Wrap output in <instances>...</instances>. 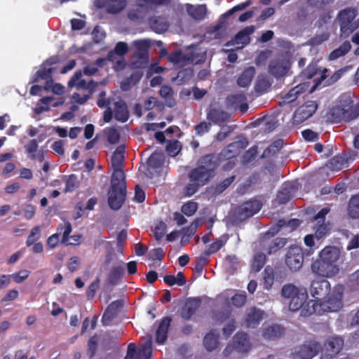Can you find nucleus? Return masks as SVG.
Returning a JSON list of instances; mask_svg holds the SVG:
<instances>
[{
    "mask_svg": "<svg viewBox=\"0 0 359 359\" xmlns=\"http://www.w3.org/2000/svg\"><path fill=\"white\" fill-rule=\"evenodd\" d=\"M218 165V158L216 156H203L199 161L198 166L189 173L190 182H196L204 186L213 177L214 171Z\"/></svg>",
    "mask_w": 359,
    "mask_h": 359,
    "instance_id": "nucleus-1",
    "label": "nucleus"
},
{
    "mask_svg": "<svg viewBox=\"0 0 359 359\" xmlns=\"http://www.w3.org/2000/svg\"><path fill=\"white\" fill-rule=\"evenodd\" d=\"M168 60L176 67H183L191 64H198L204 61L203 55L191 49L180 50L170 53Z\"/></svg>",
    "mask_w": 359,
    "mask_h": 359,
    "instance_id": "nucleus-2",
    "label": "nucleus"
},
{
    "mask_svg": "<svg viewBox=\"0 0 359 359\" xmlns=\"http://www.w3.org/2000/svg\"><path fill=\"white\" fill-rule=\"evenodd\" d=\"M114 114L115 118L120 122H126L129 117L128 107L124 101L118 97H112L111 105L104 112L103 118L107 123L109 122Z\"/></svg>",
    "mask_w": 359,
    "mask_h": 359,
    "instance_id": "nucleus-3",
    "label": "nucleus"
},
{
    "mask_svg": "<svg viewBox=\"0 0 359 359\" xmlns=\"http://www.w3.org/2000/svg\"><path fill=\"white\" fill-rule=\"evenodd\" d=\"M262 205L259 201H249L236 208L231 214L233 222H240L253 216L261 209Z\"/></svg>",
    "mask_w": 359,
    "mask_h": 359,
    "instance_id": "nucleus-4",
    "label": "nucleus"
},
{
    "mask_svg": "<svg viewBox=\"0 0 359 359\" xmlns=\"http://www.w3.org/2000/svg\"><path fill=\"white\" fill-rule=\"evenodd\" d=\"M152 352V338L147 336L146 341L141 344L138 350L133 343L129 344L124 359H149Z\"/></svg>",
    "mask_w": 359,
    "mask_h": 359,
    "instance_id": "nucleus-5",
    "label": "nucleus"
},
{
    "mask_svg": "<svg viewBox=\"0 0 359 359\" xmlns=\"http://www.w3.org/2000/svg\"><path fill=\"white\" fill-rule=\"evenodd\" d=\"M285 262L290 270L299 271L304 263V252L302 248L297 245L290 247L285 254Z\"/></svg>",
    "mask_w": 359,
    "mask_h": 359,
    "instance_id": "nucleus-6",
    "label": "nucleus"
},
{
    "mask_svg": "<svg viewBox=\"0 0 359 359\" xmlns=\"http://www.w3.org/2000/svg\"><path fill=\"white\" fill-rule=\"evenodd\" d=\"M327 299L322 300L320 306L325 311L334 312L339 311L342 306L341 287H336L332 292H330Z\"/></svg>",
    "mask_w": 359,
    "mask_h": 359,
    "instance_id": "nucleus-7",
    "label": "nucleus"
},
{
    "mask_svg": "<svg viewBox=\"0 0 359 359\" xmlns=\"http://www.w3.org/2000/svg\"><path fill=\"white\" fill-rule=\"evenodd\" d=\"M356 16V11L354 8H348L341 11L338 15L340 29L343 34L348 35L352 32L356 26L353 20Z\"/></svg>",
    "mask_w": 359,
    "mask_h": 359,
    "instance_id": "nucleus-8",
    "label": "nucleus"
},
{
    "mask_svg": "<svg viewBox=\"0 0 359 359\" xmlns=\"http://www.w3.org/2000/svg\"><path fill=\"white\" fill-rule=\"evenodd\" d=\"M330 292V284L327 280H316L311 283L309 292L316 301L325 299Z\"/></svg>",
    "mask_w": 359,
    "mask_h": 359,
    "instance_id": "nucleus-9",
    "label": "nucleus"
},
{
    "mask_svg": "<svg viewBox=\"0 0 359 359\" xmlns=\"http://www.w3.org/2000/svg\"><path fill=\"white\" fill-rule=\"evenodd\" d=\"M311 269L313 273L323 277L334 276L339 271L337 265H332L320 257L312 263Z\"/></svg>",
    "mask_w": 359,
    "mask_h": 359,
    "instance_id": "nucleus-10",
    "label": "nucleus"
},
{
    "mask_svg": "<svg viewBox=\"0 0 359 359\" xmlns=\"http://www.w3.org/2000/svg\"><path fill=\"white\" fill-rule=\"evenodd\" d=\"M320 345L316 342H309L297 347L292 353L294 359H311L318 352Z\"/></svg>",
    "mask_w": 359,
    "mask_h": 359,
    "instance_id": "nucleus-11",
    "label": "nucleus"
},
{
    "mask_svg": "<svg viewBox=\"0 0 359 359\" xmlns=\"http://www.w3.org/2000/svg\"><path fill=\"white\" fill-rule=\"evenodd\" d=\"M290 67V60L287 56H280L272 60L269 65V72L275 77L285 76Z\"/></svg>",
    "mask_w": 359,
    "mask_h": 359,
    "instance_id": "nucleus-12",
    "label": "nucleus"
},
{
    "mask_svg": "<svg viewBox=\"0 0 359 359\" xmlns=\"http://www.w3.org/2000/svg\"><path fill=\"white\" fill-rule=\"evenodd\" d=\"M255 31V27L250 25L240 31L233 39L226 43V46H234L236 49H241L250 41V36Z\"/></svg>",
    "mask_w": 359,
    "mask_h": 359,
    "instance_id": "nucleus-13",
    "label": "nucleus"
},
{
    "mask_svg": "<svg viewBox=\"0 0 359 359\" xmlns=\"http://www.w3.org/2000/svg\"><path fill=\"white\" fill-rule=\"evenodd\" d=\"M318 105L315 101H308L299 107L293 115L294 121L296 123H301L311 117L316 111Z\"/></svg>",
    "mask_w": 359,
    "mask_h": 359,
    "instance_id": "nucleus-14",
    "label": "nucleus"
},
{
    "mask_svg": "<svg viewBox=\"0 0 359 359\" xmlns=\"http://www.w3.org/2000/svg\"><path fill=\"white\" fill-rule=\"evenodd\" d=\"M68 86L70 88L87 90L89 94H92L96 86V83L92 79L88 81L84 80L82 79L81 72H76L69 81Z\"/></svg>",
    "mask_w": 359,
    "mask_h": 359,
    "instance_id": "nucleus-15",
    "label": "nucleus"
},
{
    "mask_svg": "<svg viewBox=\"0 0 359 359\" xmlns=\"http://www.w3.org/2000/svg\"><path fill=\"white\" fill-rule=\"evenodd\" d=\"M331 116L334 122L350 121L359 116V111L357 110H348L337 105L332 109Z\"/></svg>",
    "mask_w": 359,
    "mask_h": 359,
    "instance_id": "nucleus-16",
    "label": "nucleus"
},
{
    "mask_svg": "<svg viewBox=\"0 0 359 359\" xmlns=\"http://www.w3.org/2000/svg\"><path fill=\"white\" fill-rule=\"evenodd\" d=\"M206 118L210 122L214 124L221 125L228 121L230 116L222 109L211 105L206 111Z\"/></svg>",
    "mask_w": 359,
    "mask_h": 359,
    "instance_id": "nucleus-17",
    "label": "nucleus"
},
{
    "mask_svg": "<svg viewBox=\"0 0 359 359\" xmlns=\"http://www.w3.org/2000/svg\"><path fill=\"white\" fill-rule=\"evenodd\" d=\"M329 212V209H322L315 217V236L318 239L322 238L328 231V226L325 224V215Z\"/></svg>",
    "mask_w": 359,
    "mask_h": 359,
    "instance_id": "nucleus-18",
    "label": "nucleus"
},
{
    "mask_svg": "<svg viewBox=\"0 0 359 359\" xmlns=\"http://www.w3.org/2000/svg\"><path fill=\"white\" fill-rule=\"evenodd\" d=\"M95 5L98 8H105L107 12L117 13L126 6L124 0H95Z\"/></svg>",
    "mask_w": 359,
    "mask_h": 359,
    "instance_id": "nucleus-19",
    "label": "nucleus"
},
{
    "mask_svg": "<svg viewBox=\"0 0 359 359\" xmlns=\"http://www.w3.org/2000/svg\"><path fill=\"white\" fill-rule=\"evenodd\" d=\"M123 306V302L121 300H116L111 302L105 310L102 321L104 325L107 326L111 321L117 316Z\"/></svg>",
    "mask_w": 359,
    "mask_h": 359,
    "instance_id": "nucleus-20",
    "label": "nucleus"
},
{
    "mask_svg": "<svg viewBox=\"0 0 359 359\" xmlns=\"http://www.w3.org/2000/svg\"><path fill=\"white\" fill-rule=\"evenodd\" d=\"M264 311L257 308H250L247 310L245 325L248 327H256L263 319Z\"/></svg>",
    "mask_w": 359,
    "mask_h": 359,
    "instance_id": "nucleus-21",
    "label": "nucleus"
},
{
    "mask_svg": "<svg viewBox=\"0 0 359 359\" xmlns=\"http://www.w3.org/2000/svg\"><path fill=\"white\" fill-rule=\"evenodd\" d=\"M55 63V60L53 58L46 61L41 65V69L36 72L34 81L38 82L39 79L46 80V81L50 80L52 73L55 70V68L51 65Z\"/></svg>",
    "mask_w": 359,
    "mask_h": 359,
    "instance_id": "nucleus-22",
    "label": "nucleus"
},
{
    "mask_svg": "<svg viewBox=\"0 0 359 359\" xmlns=\"http://www.w3.org/2000/svg\"><path fill=\"white\" fill-rule=\"evenodd\" d=\"M126 191H119L116 189H109L108 192V203L113 210H118L126 199Z\"/></svg>",
    "mask_w": 359,
    "mask_h": 359,
    "instance_id": "nucleus-23",
    "label": "nucleus"
},
{
    "mask_svg": "<svg viewBox=\"0 0 359 359\" xmlns=\"http://www.w3.org/2000/svg\"><path fill=\"white\" fill-rule=\"evenodd\" d=\"M185 9L192 18L196 20H204L208 15V8L205 4L192 5L185 4Z\"/></svg>",
    "mask_w": 359,
    "mask_h": 359,
    "instance_id": "nucleus-24",
    "label": "nucleus"
},
{
    "mask_svg": "<svg viewBox=\"0 0 359 359\" xmlns=\"http://www.w3.org/2000/svg\"><path fill=\"white\" fill-rule=\"evenodd\" d=\"M340 257V250L334 246H327L324 248L319 253V257L328 262L332 265H337L336 263Z\"/></svg>",
    "mask_w": 359,
    "mask_h": 359,
    "instance_id": "nucleus-25",
    "label": "nucleus"
},
{
    "mask_svg": "<svg viewBox=\"0 0 359 359\" xmlns=\"http://www.w3.org/2000/svg\"><path fill=\"white\" fill-rule=\"evenodd\" d=\"M201 304V301L198 298H191L187 300L181 312L182 317L189 320L196 311Z\"/></svg>",
    "mask_w": 359,
    "mask_h": 359,
    "instance_id": "nucleus-26",
    "label": "nucleus"
},
{
    "mask_svg": "<svg viewBox=\"0 0 359 359\" xmlns=\"http://www.w3.org/2000/svg\"><path fill=\"white\" fill-rule=\"evenodd\" d=\"M110 189L126 191L125 174L121 169H116L111 176Z\"/></svg>",
    "mask_w": 359,
    "mask_h": 359,
    "instance_id": "nucleus-27",
    "label": "nucleus"
},
{
    "mask_svg": "<svg viewBox=\"0 0 359 359\" xmlns=\"http://www.w3.org/2000/svg\"><path fill=\"white\" fill-rule=\"evenodd\" d=\"M284 334V328L279 325H271L263 328L262 337L266 340H274Z\"/></svg>",
    "mask_w": 359,
    "mask_h": 359,
    "instance_id": "nucleus-28",
    "label": "nucleus"
},
{
    "mask_svg": "<svg viewBox=\"0 0 359 359\" xmlns=\"http://www.w3.org/2000/svg\"><path fill=\"white\" fill-rule=\"evenodd\" d=\"M344 341L341 337H334L330 338L325 344V348L329 352L330 357L337 355L342 348Z\"/></svg>",
    "mask_w": 359,
    "mask_h": 359,
    "instance_id": "nucleus-29",
    "label": "nucleus"
},
{
    "mask_svg": "<svg viewBox=\"0 0 359 359\" xmlns=\"http://www.w3.org/2000/svg\"><path fill=\"white\" fill-rule=\"evenodd\" d=\"M256 73L254 67H248L238 77L237 84L241 88L248 87Z\"/></svg>",
    "mask_w": 359,
    "mask_h": 359,
    "instance_id": "nucleus-30",
    "label": "nucleus"
},
{
    "mask_svg": "<svg viewBox=\"0 0 359 359\" xmlns=\"http://www.w3.org/2000/svg\"><path fill=\"white\" fill-rule=\"evenodd\" d=\"M170 323V319L163 318L158 325L156 333V341L158 344H163L167 339V334Z\"/></svg>",
    "mask_w": 359,
    "mask_h": 359,
    "instance_id": "nucleus-31",
    "label": "nucleus"
},
{
    "mask_svg": "<svg viewBox=\"0 0 359 359\" xmlns=\"http://www.w3.org/2000/svg\"><path fill=\"white\" fill-rule=\"evenodd\" d=\"M234 348L239 352H245L250 347V344L248 335L245 333H238L233 337Z\"/></svg>",
    "mask_w": 359,
    "mask_h": 359,
    "instance_id": "nucleus-32",
    "label": "nucleus"
},
{
    "mask_svg": "<svg viewBox=\"0 0 359 359\" xmlns=\"http://www.w3.org/2000/svg\"><path fill=\"white\" fill-rule=\"evenodd\" d=\"M149 63L148 54L134 53L130 63V67L133 69H142L147 67Z\"/></svg>",
    "mask_w": 359,
    "mask_h": 359,
    "instance_id": "nucleus-33",
    "label": "nucleus"
},
{
    "mask_svg": "<svg viewBox=\"0 0 359 359\" xmlns=\"http://www.w3.org/2000/svg\"><path fill=\"white\" fill-rule=\"evenodd\" d=\"M327 166L332 171H339L348 166V158L345 156H336L333 157Z\"/></svg>",
    "mask_w": 359,
    "mask_h": 359,
    "instance_id": "nucleus-34",
    "label": "nucleus"
},
{
    "mask_svg": "<svg viewBox=\"0 0 359 359\" xmlns=\"http://www.w3.org/2000/svg\"><path fill=\"white\" fill-rule=\"evenodd\" d=\"M307 298L308 293L306 289H305L290 301L289 309L292 311L299 310L303 306Z\"/></svg>",
    "mask_w": 359,
    "mask_h": 359,
    "instance_id": "nucleus-35",
    "label": "nucleus"
},
{
    "mask_svg": "<svg viewBox=\"0 0 359 359\" xmlns=\"http://www.w3.org/2000/svg\"><path fill=\"white\" fill-rule=\"evenodd\" d=\"M285 245V242L282 238H276L272 241L264 240L262 245L269 255L275 253Z\"/></svg>",
    "mask_w": 359,
    "mask_h": 359,
    "instance_id": "nucleus-36",
    "label": "nucleus"
},
{
    "mask_svg": "<svg viewBox=\"0 0 359 359\" xmlns=\"http://www.w3.org/2000/svg\"><path fill=\"white\" fill-rule=\"evenodd\" d=\"M305 289L304 287H297L293 284L287 283L282 287L281 296L285 299L291 300Z\"/></svg>",
    "mask_w": 359,
    "mask_h": 359,
    "instance_id": "nucleus-37",
    "label": "nucleus"
},
{
    "mask_svg": "<svg viewBox=\"0 0 359 359\" xmlns=\"http://www.w3.org/2000/svg\"><path fill=\"white\" fill-rule=\"evenodd\" d=\"M248 146V142L245 139H243L239 141L234 142L230 144L225 152H226V156L228 158H232L236 154H239L240 151Z\"/></svg>",
    "mask_w": 359,
    "mask_h": 359,
    "instance_id": "nucleus-38",
    "label": "nucleus"
},
{
    "mask_svg": "<svg viewBox=\"0 0 359 359\" xmlns=\"http://www.w3.org/2000/svg\"><path fill=\"white\" fill-rule=\"evenodd\" d=\"M124 147H118L113 154L111 157V165L114 170L121 169L124 160Z\"/></svg>",
    "mask_w": 359,
    "mask_h": 359,
    "instance_id": "nucleus-39",
    "label": "nucleus"
},
{
    "mask_svg": "<svg viewBox=\"0 0 359 359\" xmlns=\"http://www.w3.org/2000/svg\"><path fill=\"white\" fill-rule=\"evenodd\" d=\"M160 95L165 99L166 105L172 107L175 104V100L172 97L173 90L168 86H163L159 91Z\"/></svg>",
    "mask_w": 359,
    "mask_h": 359,
    "instance_id": "nucleus-40",
    "label": "nucleus"
},
{
    "mask_svg": "<svg viewBox=\"0 0 359 359\" xmlns=\"http://www.w3.org/2000/svg\"><path fill=\"white\" fill-rule=\"evenodd\" d=\"M164 282L172 286L177 285L178 286H183L186 284V278L182 272H179L176 276L172 275H167L164 276Z\"/></svg>",
    "mask_w": 359,
    "mask_h": 359,
    "instance_id": "nucleus-41",
    "label": "nucleus"
},
{
    "mask_svg": "<svg viewBox=\"0 0 359 359\" xmlns=\"http://www.w3.org/2000/svg\"><path fill=\"white\" fill-rule=\"evenodd\" d=\"M351 46L349 42L346 41L343 43L340 47L334 50L329 55L330 60H335L339 57L346 55L350 50Z\"/></svg>",
    "mask_w": 359,
    "mask_h": 359,
    "instance_id": "nucleus-42",
    "label": "nucleus"
},
{
    "mask_svg": "<svg viewBox=\"0 0 359 359\" xmlns=\"http://www.w3.org/2000/svg\"><path fill=\"white\" fill-rule=\"evenodd\" d=\"M264 288L269 290L273 284L274 271L273 268L268 266L263 272Z\"/></svg>",
    "mask_w": 359,
    "mask_h": 359,
    "instance_id": "nucleus-43",
    "label": "nucleus"
},
{
    "mask_svg": "<svg viewBox=\"0 0 359 359\" xmlns=\"http://www.w3.org/2000/svg\"><path fill=\"white\" fill-rule=\"evenodd\" d=\"M306 90V87L303 84L298 85L292 88L284 97L285 102H292L294 101L299 95Z\"/></svg>",
    "mask_w": 359,
    "mask_h": 359,
    "instance_id": "nucleus-44",
    "label": "nucleus"
},
{
    "mask_svg": "<svg viewBox=\"0 0 359 359\" xmlns=\"http://www.w3.org/2000/svg\"><path fill=\"white\" fill-rule=\"evenodd\" d=\"M164 155L162 153L154 152L147 160V165L152 168L161 167L164 163Z\"/></svg>",
    "mask_w": 359,
    "mask_h": 359,
    "instance_id": "nucleus-45",
    "label": "nucleus"
},
{
    "mask_svg": "<svg viewBox=\"0 0 359 359\" xmlns=\"http://www.w3.org/2000/svg\"><path fill=\"white\" fill-rule=\"evenodd\" d=\"M218 337L219 335L217 334H214L213 332L207 334L203 340L205 348L208 351L215 349L218 345Z\"/></svg>",
    "mask_w": 359,
    "mask_h": 359,
    "instance_id": "nucleus-46",
    "label": "nucleus"
},
{
    "mask_svg": "<svg viewBox=\"0 0 359 359\" xmlns=\"http://www.w3.org/2000/svg\"><path fill=\"white\" fill-rule=\"evenodd\" d=\"M124 273V267L121 265L114 266L110 272L108 280L111 285H116Z\"/></svg>",
    "mask_w": 359,
    "mask_h": 359,
    "instance_id": "nucleus-47",
    "label": "nucleus"
},
{
    "mask_svg": "<svg viewBox=\"0 0 359 359\" xmlns=\"http://www.w3.org/2000/svg\"><path fill=\"white\" fill-rule=\"evenodd\" d=\"M348 210V214L352 218L359 217V195L351 198Z\"/></svg>",
    "mask_w": 359,
    "mask_h": 359,
    "instance_id": "nucleus-48",
    "label": "nucleus"
},
{
    "mask_svg": "<svg viewBox=\"0 0 359 359\" xmlns=\"http://www.w3.org/2000/svg\"><path fill=\"white\" fill-rule=\"evenodd\" d=\"M193 76V71L191 69H184L178 72L176 77L172 79V82L181 85L188 81Z\"/></svg>",
    "mask_w": 359,
    "mask_h": 359,
    "instance_id": "nucleus-49",
    "label": "nucleus"
},
{
    "mask_svg": "<svg viewBox=\"0 0 359 359\" xmlns=\"http://www.w3.org/2000/svg\"><path fill=\"white\" fill-rule=\"evenodd\" d=\"M132 44L135 47L137 54H148V49L150 47V40L147 39L133 41Z\"/></svg>",
    "mask_w": 359,
    "mask_h": 359,
    "instance_id": "nucleus-50",
    "label": "nucleus"
},
{
    "mask_svg": "<svg viewBox=\"0 0 359 359\" xmlns=\"http://www.w3.org/2000/svg\"><path fill=\"white\" fill-rule=\"evenodd\" d=\"M271 86L269 79L266 75L260 74L257 76L255 89L257 92L263 93Z\"/></svg>",
    "mask_w": 359,
    "mask_h": 359,
    "instance_id": "nucleus-51",
    "label": "nucleus"
},
{
    "mask_svg": "<svg viewBox=\"0 0 359 359\" xmlns=\"http://www.w3.org/2000/svg\"><path fill=\"white\" fill-rule=\"evenodd\" d=\"M266 262V256L262 252H257L254 255L252 262V269L258 272L264 266Z\"/></svg>",
    "mask_w": 359,
    "mask_h": 359,
    "instance_id": "nucleus-52",
    "label": "nucleus"
},
{
    "mask_svg": "<svg viewBox=\"0 0 359 359\" xmlns=\"http://www.w3.org/2000/svg\"><path fill=\"white\" fill-rule=\"evenodd\" d=\"M151 29L156 33H162L168 29V25L162 18H154L151 22Z\"/></svg>",
    "mask_w": 359,
    "mask_h": 359,
    "instance_id": "nucleus-53",
    "label": "nucleus"
},
{
    "mask_svg": "<svg viewBox=\"0 0 359 359\" xmlns=\"http://www.w3.org/2000/svg\"><path fill=\"white\" fill-rule=\"evenodd\" d=\"M115 53H109L108 60L114 63V67L116 71L123 69L126 65V62L123 57L116 56Z\"/></svg>",
    "mask_w": 359,
    "mask_h": 359,
    "instance_id": "nucleus-54",
    "label": "nucleus"
},
{
    "mask_svg": "<svg viewBox=\"0 0 359 359\" xmlns=\"http://www.w3.org/2000/svg\"><path fill=\"white\" fill-rule=\"evenodd\" d=\"M343 108H346L348 110H357L359 111V108L353 107V102L351 97L348 94H343L339 97V104Z\"/></svg>",
    "mask_w": 359,
    "mask_h": 359,
    "instance_id": "nucleus-55",
    "label": "nucleus"
},
{
    "mask_svg": "<svg viewBox=\"0 0 359 359\" xmlns=\"http://www.w3.org/2000/svg\"><path fill=\"white\" fill-rule=\"evenodd\" d=\"M104 61L105 60L103 58H98L96 60L95 63L90 64L84 67V74L88 76L93 75L97 72L98 67H100L104 65Z\"/></svg>",
    "mask_w": 359,
    "mask_h": 359,
    "instance_id": "nucleus-56",
    "label": "nucleus"
},
{
    "mask_svg": "<svg viewBox=\"0 0 359 359\" xmlns=\"http://www.w3.org/2000/svg\"><path fill=\"white\" fill-rule=\"evenodd\" d=\"M66 187L65 189V192H72L79 187V182L77 177L74 175H70L66 177Z\"/></svg>",
    "mask_w": 359,
    "mask_h": 359,
    "instance_id": "nucleus-57",
    "label": "nucleus"
},
{
    "mask_svg": "<svg viewBox=\"0 0 359 359\" xmlns=\"http://www.w3.org/2000/svg\"><path fill=\"white\" fill-rule=\"evenodd\" d=\"M44 89L47 91L51 90L57 95H62L65 92V87L60 83H54L52 79L46 81Z\"/></svg>",
    "mask_w": 359,
    "mask_h": 359,
    "instance_id": "nucleus-58",
    "label": "nucleus"
},
{
    "mask_svg": "<svg viewBox=\"0 0 359 359\" xmlns=\"http://www.w3.org/2000/svg\"><path fill=\"white\" fill-rule=\"evenodd\" d=\"M53 100V97H45L40 100V103H38L37 107L34 111L36 114H40L44 111H49L50 108L48 104Z\"/></svg>",
    "mask_w": 359,
    "mask_h": 359,
    "instance_id": "nucleus-59",
    "label": "nucleus"
},
{
    "mask_svg": "<svg viewBox=\"0 0 359 359\" xmlns=\"http://www.w3.org/2000/svg\"><path fill=\"white\" fill-rule=\"evenodd\" d=\"M181 144L177 140L170 142L166 147V150L171 156H177L181 151Z\"/></svg>",
    "mask_w": 359,
    "mask_h": 359,
    "instance_id": "nucleus-60",
    "label": "nucleus"
},
{
    "mask_svg": "<svg viewBox=\"0 0 359 359\" xmlns=\"http://www.w3.org/2000/svg\"><path fill=\"white\" fill-rule=\"evenodd\" d=\"M198 209V205L195 202H188L182 207V212L187 217L192 216Z\"/></svg>",
    "mask_w": 359,
    "mask_h": 359,
    "instance_id": "nucleus-61",
    "label": "nucleus"
},
{
    "mask_svg": "<svg viewBox=\"0 0 359 359\" xmlns=\"http://www.w3.org/2000/svg\"><path fill=\"white\" fill-rule=\"evenodd\" d=\"M226 243V240L218 238L215 242L212 243L209 247L208 250L205 252V255L208 257L211 254L217 252Z\"/></svg>",
    "mask_w": 359,
    "mask_h": 359,
    "instance_id": "nucleus-62",
    "label": "nucleus"
},
{
    "mask_svg": "<svg viewBox=\"0 0 359 359\" xmlns=\"http://www.w3.org/2000/svg\"><path fill=\"white\" fill-rule=\"evenodd\" d=\"M41 237V229L39 226L34 227L27 238V245L30 246L34 244L36 241H38Z\"/></svg>",
    "mask_w": 359,
    "mask_h": 359,
    "instance_id": "nucleus-63",
    "label": "nucleus"
},
{
    "mask_svg": "<svg viewBox=\"0 0 359 359\" xmlns=\"http://www.w3.org/2000/svg\"><path fill=\"white\" fill-rule=\"evenodd\" d=\"M231 302L234 306L237 308L243 307L246 303L245 292L238 293L231 297Z\"/></svg>",
    "mask_w": 359,
    "mask_h": 359,
    "instance_id": "nucleus-64",
    "label": "nucleus"
}]
</instances>
